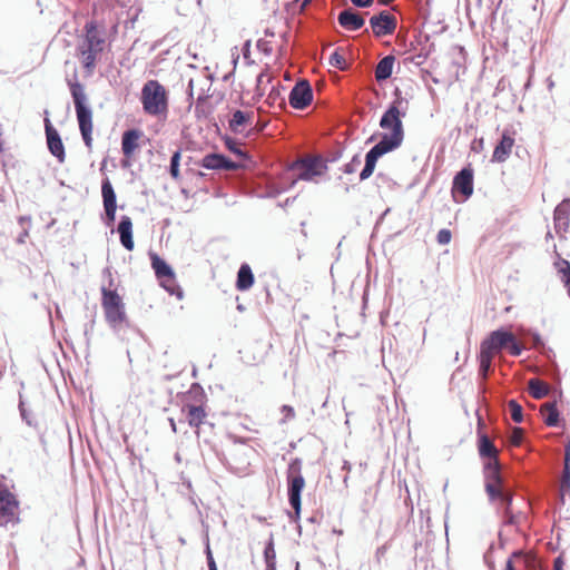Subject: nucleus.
I'll return each instance as SVG.
<instances>
[{
  "label": "nucleus",
  "instance_id": "nucleus-13",
  "mask_svg": "<svg viewBox=\"0 0 570 570\" xmlns=\"http://www.w3.org/2000/svg\"><path fill=\"white\" fill-rule=\"evenodd\" d=\"M47 117L45 118V131L47 138V146L50 154L57 158V160L62 164L66 159V151L62 139L58 130L52 126L50 119L48 118V111H45Z\"/></svg>",
  "mask_w": 570,
  "mask_h": 570
},
{
  "label": "nucleus",
  "instance_id": "nucleus-26",
  "mask_svg": "<svg viewBox=\"0 0 570 570\" xmlns=\"http://www.w3.org/2000/svg\"><path fill=\"white\" fill-rule=\"evenodd\" d=\"M394 61L395 58L391 55L385 56L379 61L375 68V79L377 81H384L392 76Z\"/></svg>",
  "mask_w": 570,
  "mask_h": 570
},
{
  "label": "nucleus",
  "instance_id": "nucleus-9",
  "mask_svg": "<svg viewBox=\"0 0 570 570\" xmlns=\"http://www.w3.org/2000/svg\"><path fill=\"white\" fill-rule=\"evenodd\" d=\"M473 194V170L470 167L462 168L453 178L452 196L454 202L463 203Z\"/></svg>",
  "mask_w": 570,
  "mask_h": 570
},
{
  "label": "nucleus",
  "instance_id": "nucleus-22",
  "mask_svg": "<svg viewBox=\"0 0 570 570\" xmlns=\"http://www.w3.org/2000/svg\"><path fill=\"white\" fill-rule=\"evenodd\" d=\"M140 136L141 131L138 129H128L122 134L121 150L126 157H130L138 148V139Z\"/></svg>",
  "mask_w": 570,
  "mask_h": 570
},
{
  "label": "nucleus",
  "instance_id": "nucleus-29",
  "mask_svg": "<svg viewBox=\"0 0 570 570\" xmlns=\"http://www.w3.org/2000/svg\"><path fill=\"white\" fill-rule=\"evenodd\" d=\"M101 194L104 200V208H117V196L108 178L102 180Z\"/></svg>",
  "mask_w": 570,
  "mask_h": 570
},
{
  "label": "nucleus",
  "instance_id": "nucleus-51",
  "mask_svg": "<svg viewBox=\"0 0 570 570\" xmlns=\"http://www.w3.org/2000/svg\"><path fill=\"white\" fill-rule=\"evenodd\" d=\"M116 209L117 208H105L106 217H107V224L110 225L114 223L116 218Z\"/></svg>",
  "mask_w": 570,
  "mask_h": 570
},
{
  "label": "nucleus",
  "instance_id": "nucleus-47",
  "mask_svg": "<svg viewBox=\"0 0 570 570\" xmlns=\"http://www.w3.org/2000/svg\"><path fill=\"white\" fill-rule=\"evenodd\" d=\"M259 51L264 52L265 55H271L272 52V46L268 41L264 39H259L256 43Z\"/></svg>",
  "mask_w": 570,
  "mask_h": 570
},
{
  "label": "nucleus",
  "instance_id": "nucleus-41",
  "mask_svg": "<svg viewBox=\"0 0 570 570\" xmlns=\"http://www.w3.org/2000/svg\"><path fill=\"white\" fill-rule=\"evenodd\" d=\"M507 348L510 354L513 356H520L523 351V346L517 341L515 336L512 334V340L509 344H507Z\"/></svg>",
  "mask_w": 570,
  "mask_h": 570
},
{
  "label": "nucleus",
  "instance_id": "nucleus-57",
  "mask_svg": "<svg viewBox=\"0 0 570 570\" xmlns=\"http://www.w3.org/2000/svg\"><path fill=\"white\" fill-rule=\"evenodd\" d=\"M264 78H267V81L271 80V77L266 73V72H261L258 76H257V90H259V86L261 83L264 81Z\"/></svg>",
  "mask_w": 570,
  "mask_h": 570
},
{
  "label": "nucleus",
  "instance_id": "nucleus-55",
  "mask_svg": "<svg viewBox=\"0 0 570 570\" xmlns=\"http://www.w3.org/2000/svg\"><path fill=\"white\" fill-rule=\"evenodd\" d=\"M28 236H29V228H22V232L17 237V243L23 244Z\"/></svg>",
  "mask_w": 570,
  "mask_h": 570
},
{
  "label": "nucleus",
  "instance_id": "nucleus-15",
  "mask_svg": "<svg viewBox=\"0 0 570 570\" xmlns=\"http://www.w3.org/2000/svg\"><path fill=\"white\" fill-rule=\"evenodd\" d=\"M107 323L114 332L120 335L125 327H128V320L125 311V305L117 307L104 308Z\"/></svg>",
  "mask_w": 570,
  "mask_h": 570
},
{
  "label": "nucleus",
  "instance_id": "nucleus-33",
  "mask_svg": "<svg viewBox=\"0 0 570 570\" xmlns=\"http://www.w3.org/2000/svg\"><path fill=\"white\" fill-rule=\"evenodd\" d=\"M570 492V464L563 463V471L560 479V493L563 498L566 493Z\"/></svg>",
  "mask_w": 570,
  "mask_h": 570
},
{
  "label": "nucleus",
  "instance_id": "nucleus-25",
  "mask_svg": "<svg viewBox=\"0 0 570 570\" xmlns=\"http://www.w3.org/2000/svg\"><path fill=\"white\" fill-rule=\"evenodd\" d=\"M254 284V274L248 264L244 263L240 265L237 272L236 288L245 292L249 289Z\"/></svg>",
  "mask_w": 570,
  "mask_h": 570
},
{
  "label": "nucleus",
  "instance_id": "nucleus-49",
  "mask_svg": "<svg viewBox=\"0 0 570 570\" xmlns=\"http://www.w3.org/2000/svg\"><path fill=\"white\" fill-rule=\"evenodd\" d=\"M357 8H368L373 4L374 0H350Z\"/></svg>",
  "mask_w": 570,
  "mask_h": 570
},
{
  "label": "nucleus",
  "instance_id": "nucleus-52",
  "mask_svg": "<svg viewBox=\"0 0 570 570\" xmlns=\"http://www.w3.org/2000/svg\"><path fill=\"white\" fill-rule=\"evenodd\" d=\"M386 551H387V546L386 544H383V546H381V547H379L376 549L375 558H376L377 562L381 561V559L385 556Z\"/></svg>",
  "mask_w": 570,
  "mask_h": 570
},
{
  "label": "nucleus",
  "instance_id": "nucleus-32",
  "mask_svg": "<svg viewBox=\"0 0 570 570\" xmlns=\"http://www.w3.org/2000/svg\"><path fill=\"white\" fill-rule=\"evenodd\" d=\"M498 502L502 505V513H507L508 511H512V501H513V493L504 489L501 491V495L497 497Z\"/></svg>",
  "mask_w": 570,
  "mask_h": 570
},
{
  "label": "nucleus",
  "instance_id": "nucleus-28",
  "mask_svg": "<svg viewBox=\"0 0 570 570\" xmlns=\"http://www.w3.org/2000/svg\"><path fill=\"white\" fill-rule=\"evenodd\" d=\"M528 392L533 399L541 400L550 393V385L539 379H531L528 381Z\"/></svg>",
  "mask_w": 570,
  "mask_h": 570
},
{
  "label": "nucleus",
  "instance_id": "nucleus-6",
  "mask_svg": "<svg viewBox=\"0 0 570 570\" xmlns=\"http://www.w3.org/2000/svg\"><path fill=\"white\" fill-rule=\"evenodd\" d=\"M151 267L156 277L160 281V285L178 299L184 296L183 289L177 285L173 268L157 254H150Z\"/></svg>",
  "mask_w": 570,
  "mask_h": 570
},
{
  "label": "nucleus",
  "instance_id": "nucleus-58",
  "mask_svg": "<svg viewBox=\"0 0 570 570\" xmlns=\"http://www.w3.org/2000/svg\"><path fill=\"white\" fill-rule=\"evenodd\" d=\"M92 327H94V322L85 325L83 334L86 336L87 342H89V334L92 331Z\"/></svg>",
  "mask_w": 570,
  "mask_h": 570
},
{
  "label": "nucleus",
  "instance_id": "nucleus-63",
  "mask_svg": "<svg viewBox=\"0 0 570 570\" xmlns=\"http://www.w3.org/2000/svg\"><path fill=\"white\" fill-rule=\"evenodd\" d=\"M169 423H170L171 430L174 432H176V423H175L174 419H169Z\"/></svg>",
  "mask_w": 570,
  "mask_h": 570
},
{
  "label": "nucleus",
  "instance_id": "nucleus-7",
  "mask_svg": "<svg viewBox=\"0 0 570 570\" xmlns=\"http://www.w3.org/2000/svg\"><path fill=\"white\" fill-rule=\"evenodd\" d=\"M484 472V490L490 502H495L497 497L501 495V491L505 488L501 475V465L499 461L483 464Z\"/></svg>",
  "mask_w": 570,
  "mask_h": 570
},
{
  "label": "nucleus",
  "instance_id": "nucleus-53",
  "mask_svg": "<svg viewBox=\"0 0 570 570\" xmlns=\"http://www.w3.org/2000/svg\"><path fill=\"white\" fill-rule=\"evenodd\" d=\"M18 222L22 228H29L31 218L29 216H20Z\"/></svg>",
  "mask_w": 570,
  "mask_h": 570
},
{
  "label": "nucleus",
  "instance_id": "nucleus-16",
  "mask_svg": "<svg viewBox=\"0 0 570 570\" xmlns=\"http://www.w3.org/2000/svg\"><path fill=\"white\" fill-rule=\"evenodd\" d=\"M553 224L558 234L568 232L570 224V198L562 199L554 208Z\"/></svg>",
  "mask_w": 570,
  "mask_h": 570
},
{
  "label": "nucleus",
  "instance_id": "nucleus-56",
  "mask_svg": "<svg viewBox=\"0 0 570 570\" xmlns=\"http://www.w3.org/2000/svg\"><path fill=\"white\" fill-rule=\"evenodd\" d=\"M553 570H563V560L561 557H557L553 561Z\"/></svg>",
  "mask_w": 570,
  "mask_h": 570
},
{
  "label": "nucleus",
  "instance_id": "nucleus-11",
  "mask_svg": "<svg viewBox=\"0 0 570 570\" xmlns=\"http://www.w3.org/2000/svg\"><path fill=\"white\" fill-rule=\"evenodd\" d=\"M370 26L374 36L382 38L394 33L397 27V20L389 11L383 10L370 18Z\"/></svg>",
  "mask_w": 570,
  "mask_h": 570
},
{
  "label": "nucleus",
  "instance_id": "nucleus-30",
  "mask_svg": "<svg viewBox=\"0 0 570 570\" xmlns=\"http://www.w3.org/2000/svg\"><path fill=\"white\" fill-rule=\"evenodd\" d=\"M101 294H102V307L104 308L117 307L120 305H125L122 303L121 297L114 289H108L106 287H102Z\"/></svg>",
  "mask_w": 570,
  "mask_h": 570
},
{
  "label": "nucleus",
  "instance_id": "nucleus-27",
  "mask_svg": "<svg viewBox=\"0 0 570 570\" xmlns=\"http://www.w3.org/2000/svg\"><path fill=\"white\" fill-rule=\"evenodd\" d=\"M543 421L548 426L556 428L560 423V413L556 402H548L541 406Z\"/></svg>",
  "mask_w": 570,
  "mask_h": 570
},
{
  "label": "nucleus",
  "instance_id": "nucleus-39",
  "mask_svg": "<svg viewBox=\"0 0 570 570\" xmlns=\"http://www.w3.org/2000/svg\"><path fill=\"white\" fill-rule=\"evenodd\" d=\"M179 161H180V151L177 150L173 154L170 158L169 173L173 178L177 179L179 177Z\"/></svg>",
  "mask_w": 570,
  "mask_h": 570
},
{
  "label": "nucleus",
  "instance_id": "nucleus-19",
  "mask_svg": "<svg viewBox=\"0 0 570 570\" xmlns=\"http://www.w3.org/2000/svg\"><path fill=\"white\" fill-rule=\"evenodd\" d=\"M513 145H514V139L508 132H503L500 141L498 142V145L495 146V148L493 150L491 161L492 163H504L509 158V156L512 151Z\"/></svg>",
  "mask_w": 570,
  "mask_h": 570
},
{
  "label": "nucleus",
  "instance_id": "nucleus-60",
  "mask_svg": "<svg viewBox=\"0 0 570 570\" xmlns=\"http://www.w3.org/2000/svg\"><path fill=\"white\" fill-rule=\"evenodd\" d=\"M249 48H250V41L247 40L245 43H244V47H243V55L244 57L246 58L247 55L249 53Z\"/></svg>",
  "mask_w": 570,
  "mask_h": 570
},
{
  "label": "nucleus",
  "instance_id": "nucleus-18",
  "mask_svg": "<svg viewBox=\"0 0 570 570\" xmlns=\"http://www.w3.org/2000/svg\"><path fill=\"white\" fill-rule=\"evenodd\" d=\"M337 21L342 28L350 31L360 30L365 23L362 14L352 8L342 10L337 16Z\"/></svg>",
  "mask_w": 570,
  "mask_h": 570
},
{
  "label": "nucleus",
  "instance_id": "nucleus-37",
  "mask_svg": "<svg viewBox=\"0 0 570 570\" xmlns=\"http://www.w3.org/2000/svg\"><path fill=\"white\" fill-rule=\"evenodd\" d=\"M529 336L531 338V342H532V346L535 347V348H539L541 350L542 353H547L548 351L550 352L551 350L550 348H547L546 347V344L541 337V335L538 333V332H534V331H529Z\"/></svg>",
  "mask_w": 570,
  "mask_h": 570
},
{
  "label": "nucleus",
  "instance_id": "nucleus-2",
  "mask_svg": "<svg viewBox=\"0 0 570 570\" xmlns=\"http://www.w3.org/2000/svg\"><path fill=\"white\" fill-rule=\"evenodd\" d=\"M67 85L73 100L77 120L83 142L88 148H91L92 110L88 104V97L86 95L85 87L78 81L76 73L73 75V79H67Z\"/></svg>",
  "mask_w": 570,
  "mask_h": 570
},
{
  "label": "nucleus",
  "instance_id": "nucleus-12",
  "mask_svg": "<svg viewBox=\"0 0 570 570\" xmlns=\"http://www.w3.org/2000/svg\"><path fill=\"white\" fill-rule=\"evenodd\" d=\"M313 100V90L307 80H299L291 90L289 105L297 110H304Z\"/></svg>",
  "mask_w": 570,
  "mask_h": 570
},
{
  "label": "nucleus",
  "instance_id": "nucleus-45",
  "mask_svg": "<svg viewBox=\"0 0 570 570\" xmlns=\"http://www.w3.org/2000/svg\"><path fill=\"white\" fill-rule=\"evenodd\" d=\"M282 413H284V417L281 423H286L287 421L295 417V411L291 405H283L281 409Z\"/></svg>",
  "mask_w": 570,
  "mask_h": 570
},
{
  "label": "nucleus",
  "instance_id": "nucleus-42",
  "mask_svg": "<svg viewBox=\"0 0 570 570\" xmlns=\"http://www.w3.org/2000/svg\"><path fill=\"white\" fill-rule=\"evenodd\" d=\"M451 237H452L451 230H449L446 228H442L439 230V233L436 235V242L440 245H448L451 242Z\"/></svg>",
  "mask_w": 570,
  "mask_h": 570
},
{
  "label": "nucleus",
  "instance_id": "nucleus-20",
  "mask_svg": "<svg viewBox=\"0 0 570 570\" xmlns=\"http://www.w3.org/2000/svg\"><path fill=\"white\" fill-rule=\"evenodd\" d=\"M117 232L119 234V239H120L121 245L127 250H132L135 244H134V239H132V222L129 216H127V215L121 216L118 227H117Z\"/></svg>",
  "mask_w": 570,
  "mask_h": 570
},
{
  "label": "nucleus",
  "instance_id": "nucleus-38",
  "mask_svg": "<svg viewBox=\"0 0 570 570\" xmlns=\"http://www.w3.org/2000/svg\"><path fill=\"white\" fill-rule=\"evenodd\" d=\"M361 163H362L361 155L356 154L352 157L351 161H348L347 164H345L343 166L342 170L344 174H347V175L354 174L356 171V169L358 168V166L361 165Z\"/></svg>",
  "mask_w": 570,
  "mask_h": 570
},
{
  "label": "nucleus",
  "instance_id": "nucleus-44",
  "mask_svg": "<svg viewBox=\"0 0 570 570\" xmlns=\"http://www.w3.org/2000/svg\"><path fill=\"white\" fill-rule=\"evenodd\" d=\"M523 440V431L520 428H514L510 434V442L513 445H520Z\"/></svg>",
  "mask_w": 570,
  "mask_h": 570
},
{
  "label": "nucleus",
  "instance_id": "nucleus-21",
  "mask_svg": "<svg viewBox=\"0 0 570 570\" xmlns=\"http://www.w3.org/2000/svg\"><path fill=\"white\" fill-rule=\"evenodd\" d=\"M478 450L480 456L485 459L484 463H493V461H499V451L488 435L483 434L479 438Z\"/></svg>",
  "mask_w": 570,
  "mask_h": 570
},
{
  "label": "nucleus",
  "instance_id": "nucleus-4",
  "mask_svg": "<svg viewBox=\"0 0 570 570\" xmlns=\"http://www.w3.org/2000/svg\"><path fill=\"white\" fill-rule=\"evenodd\" d=\"M85 31L86 35L78 46V52L85 69L91 73L96 67L97 56L104 50L105 39L94 21L86 23Z\"/></svg>",
  "mask_w": 570,
  "mask_h": 570
},
{
  "label": "nucleus",
  "instance_id": "nucleus-46",
  "mask_svg": "<svg viewBox=\"0 0 570 570\" xmlns=\"http://www.w3.org/2000/svg\"><path fill=\"white\" fill-rule=\"evenodd\" d=\"M264 557H265L266 563H268V561L269 562L275 561L276 556H275V550H274L272 541L265 547Z\"/></svg>",
  "mask_w": 570,
  "mask_h": 570
},
{
  "label": "nucleus",
  "instance_id": "nucleus-34",
  "mask_svg": "<svg viewBox=\"0 0 570 570\" xmlns=\"http://www.w3.org/2000/svg\"><path fill=\"white\" fill-rule=\"evenodd\" d=\"M508 407H509V411H510L511 419L515 423H521L523 421V410H522V406L515 400H510L508 402Z\"/></svg>",
  "mask_w": 570,
  "mask_h": 570
},
{
  "label": "nucleus",
  "instance_id": "nucleus-5",
  "mask_svg": "<svg viewBox=\"0 0 570 570\" xmlns=\"http://www.w3.org/2000/svg\"><path fill=\"white\" fill-rule=\"evenodd\" d=\"M144 111L150 116H159L168 110V97L165 87L157 80H148L141 89Z\"/></svg>",
  "mask_w": 570,
  "mask_h": 570
},
{
  "label": "nucleus",
  "instance_id": "nucleus-1",
  "mask_svg": "<svg viewBox=\"0 0 570 570\" xmlns=\"http://www.w3.org/2000/svg\"><path fill=\"white\" fill-rule=\"evenodd\" d=\"M395 95L397 99L385 110L380 119V127L385 130H391V132L382 134L380 141L366 153L365 164L360 173L361 181L368 179L373 175L380 157L395 150L403 142L404 130L401 118L405 112L401 114L399 109V106L403 102L399 89L395 90Z\"/></svg>",
  "mask_w": 570,
  "mask_h": 570
},
{
  "label": "nucleus",
  "instance_id": "nucleus-24",
  "mask_svg": "<svg viewBox=\"0 0 570 570\" xmlns=\"http://www.w3.org/2000/svg\"><path fill=\"white\" fill-rule=\"evenodd\" d=\"M253 114L245 112L243 110H235L228 122L229 129L234 134H240L246 125L252 124Z\"/></svg>",
  "mask_w": 570,
  "mask_h": 570
},
{
  "label": "nucleus",
  "instance_id": "nucleus-35",
  "mask_svg": "<svg viewBox=\"0 0 570 570\" xmlns=\"http://www.w3.org/2000/svg\"><path fill=\"white\" fill-rule=\"evenodd\" d=\"M266 102L271 107H274L276 105H278L279 107H284L285 106V100H284V98L281 95V89L276 88V87H273L271 89L269 94L267 95Z\"/></svg>",
  "mask_w": 570,
  "mask_h": 570
},
{
  "label": "nucleus",
  "instance_id": "nucleus-40",
  "mask_svg": "<svg viewBox=\"0 0 570 570\" xmlns=\"http://www.w3.org/2000/svg\"><path fill=\"white\" fill-rule=\"evenodd\" d=\"M328 61H330V65L335 68H338V69L345 68V58L338 51H334L330 56Z\"/></svg>",
  "mask_w": 570,
  "mask_h": 570
},
{
  "label": "nucleus",
  "instance_id": "nucleus-64",
  "mask_svg": "<svg viewBox=\"0 0 570 570\" xmlns=\"http://www.w3.org/2000/svg\"><path fill=\"white\" fill-rule=\"evenodd\" d=\"M512 557H513V558H521V557H522V552H521V551H514V552L512 553Z\"/></svg>",
  "mask_w": 570,
  "mask_h": 570
},
{
  "label": "nucleus",
  "instance_id": "nucleus-61",
  "mask_svg": "<svg viewBox=\"0 0 570 570\" xmlns=\"http://www.w3.org/2000/svg\"><path fill=\"white\" fill-rule=\"evenodd\" d=\"M505 570H515L511 558L505 563Z\"/></svg>",
  "mask_w": 570,
  "mask_h": 570
},
{
  "label": "nucleus",
  "instance_id": "nucleus-50",
  "mask_svg": "<svg viewBox=\"0 0 570 570\" xmlns=\"http://www.w3.org/2000/svg\"><path fill=\"white\" fill-rule=\"evenodd\" d=\"M207 564H208V570H217L216 562L214 560V557H213L209 548H207Z\"/></svg>",
  "mask_w": 570,
  "mask_h": 570
},
{
  "label": "nucleus",
  "instance_id": "nucleus-14",
  "mask_svg": "<svg viewBox=\"0 0 570 570\" xmlns=\"http://www.w3.org/2000/svg\"><path fill=\"white\" fill-rule=\"evenodd\" d=\"M200 166L213 170H236L238 165L223 154H208L200 160Z\"/></svg>",
  "mask_w": 570,
  "mask_h": 570
},
{
  "label": "nucleus",
  "instance_id": "nucleus-54",
  "mask_svg": "<svg viewBox=\"0 0 570 570\" xmlns=\"http://www.w3.org/2000/svg\"><path fill=\"white\" fill-rule=\"evenodd\" d=\"M483 148V138L479 139V140H474L471 145V149L475 153H479L480 150H482Z\"/></svg>",
  "mask_w": 570,
  "mask_h": 570
},
{
  "label": "nucleus",
  "instance_id": "nucleus-3",
  "mask_svg": "<svg viewBox=\"0 0 570 570\" xmlns=\"http://www.w3.org/2000/svg\"><path fill=\"white\" fill-rule=\"evenodd\" d=\"M303 462L301 459H293L287 469V497L288 503L293 509V513H288L291 521L297 522L299 520L302 510V491L305 487V479L302 474Z\"/></svg>",
  "mask_w": 570,
  "mask_h": 570
},
{
  "label": "nucleus",
  "instance_id": "nucleus-31",
  "mask_svg": "<svg viewBox=\"0 0 570 570\" xmlns=\"http://www.w3.org/2000/svg\"><path fill=\"white\" fill-rule=\"evenodd\" d=\"M494 356L488 354L487 352H483L480 350V354H479V362H480V365H479V375L483 379V380H487L488 376H489V373L491 371V366H492V360H493Z\"/></svg>",
  "mask_w": 570,
  "mask_h": 570
},
{
  "label": "nucleus",
  "instance_id": "nucleus-17",
  "mask_svg": "<svg viewBox=\"0 0 570 570\" xmlns=\"http://www.w3.org/2000/svg\"><path fill=\"white\" fill-rule=\"evenodd\" d=\"M17 509L18 501L14 495L0 488V523L10 522L14 518Z\"/></svg>",
  "mask_w": 570,
  "mask_h": 570
},
{
  "label": "nucleus",
  "instance_id": "nucleus-10",
  "mask_svg": "<svg viewBox=\"0 0 570 570\" xmlns=\"http://www.w3.org/2000/svg\"><path fill=\"white\" fill-rule=\"evenodd\" d=\"M512 340V333L504 330L499 328L491 332L480 345V350L487 352L488 354L494 356L497 353L507 348V344H509Z\"/></svg>",
  "mask_w": 570,
  "mask_h": 570
},
{
  "label": "nucleus",
  "instance_id": "nucleus-8",
  "mask_svg": "<svg viewBox=\"0 0 570 570\" xmlns=\"http://www.w3.org/2000/svg\"><path fill=\"white\" fill-rule=\"evenodd\" d=\"M292 169L297 170L296 179L311 181L327 170L326 161L321 156L305 157L296 160Z\"/></svg>",
  "mask_w": 570,
  "mask_h": 570
},
{
  "label": "nucleus",
  "instance_id": "nucleus-23",
  "mask_svg": "<svg viewBox=\"0 0 570 570\" xmlns=\"http://www.w3.org/2000/svg\"><path fill=\"white\" fill-rule=\"evenodd\" d=\"M183 412L186 414L188 424L193 428H199L207 416L202 405L186 404L183 407Z\"/></svg>",
  "mask_w": 570,
  "mask_h": 570
},
{
  "label": "nucleus",
  "instance_id": "nucleus-43",
  "mask_svg": "<svg viewBox=\"0 0 570 570\" xmlns=\"http://www.w3.org/2000/svg\"><path fill=\"white\" fill-rule=\"evenodd\" d=\"M19 411H20V415L22 417V420L29 425V426H32L35 423H33V420H32V415L30 412L27 411L26 406H24V403L23 401L20 399V402H19Z\"/></svg>",
  "mask_w": 570,
  "mask_h": 570
},
{
  "label": "nucleus",
  "instance_id": "nucleus-59",
  "mask_svg": "<svg viewBox=\"0 0 570 570\" xmlns=\"http://www.w3.org/2000/svg\"><path fill=\"white\" fill-rule=\"evenodd\" d=\"M563 463L570 464V443H568L566 445V449H564V462Z\"/></svg>",
  "mask_w": 570,
  "mask_h": 570
},
{
  "label": "nucleus",
  "instance_id": "nucleus-48",
  "mask_svg": "<svg viewBox=\"0 0 570 570\" xmlns=\"http://www.w3.org/2000/svg\"><path fill=\"white\" fill-rule=\"evenodd\" d=\"M503 524L513 525L517 523V517L512 511H508L507 513H502Z\"/></svg>",
  "mask_w": 570,
  "mask_h": 570
},
{
  "label": "nucleus",
  "instance_id": "nucleus-36",
  "mask_svg": "<svg viewBox=\"0 0 570 570\" xmlns=\"http://www.w3.org/2000/svg\"><path fill=\"white\" fill-rule=\"evenodd\" d=\"M224 142H225L226 148L230 153H233L242 158L247 157V155L239 148V144L236 141V139L227 136L224 138Z\"/></svg>",
  "mask_w": 570,
  "mask_h": 570
},
{
  "label": "nucleus",
  "instance_id": "nucleus-62",
  "mask_svg": "<svg viewBox=\"0 0 570 570\" xmlns=\"http://www.w3.org/2000/svg\"><path fill=\"white\" fill-rule=\"evenodd\" d=\"M266 570H276L275 569V561L266 563Z\"/></svg>",
  "mask_w": 570,
  "mask_h": 570
}]
</instances>
